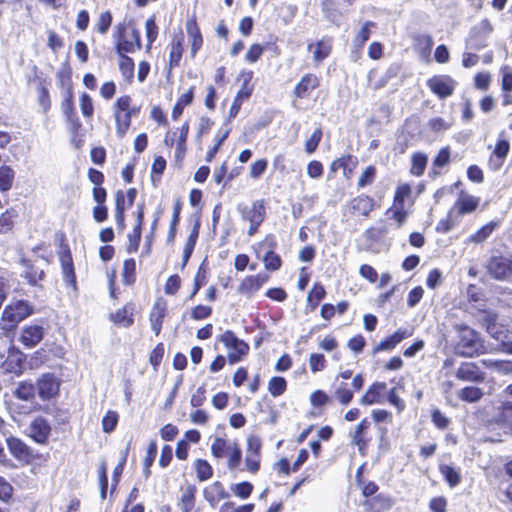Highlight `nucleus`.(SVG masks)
<instances>
[{
  "instance_id": "nucleus-1",
  "label": "nucleus",
  "mask_w": 512,
  "mask_h": 512,
  "mask_svg": "<svg viewBox=\"0 0 512 512\" xmlns=\"http://www.w3.org/2000/svg\"><path fill=\"white\" fill-rule=\"evenodd\" d=\"M34 313L33 305L23 299L12 300L6 305L0 317V330L4 334L14 331L18 324Z\"/></svg>"
},
{
  "instance_id": "nucleus-2",
  "label": "nucleus",
  "mask_w": 512,
  "mask_h": 512,
  "mask_svg": "<svg viewBox=\"0 0 512 512\" xmlns=\"http://www.w3.org/2000/svg\"><path fill=\"white\" fill-rule=\"evenodd\" d=\"M458 341L455 345L456 354L463 357H474L484 352V344L481 336L474 329L457 325Z\"/></svg>"
},
{
  "instance_id": "nucleus-3",
  "label": "nucleus",
  "mask_w": 512,
  "mask_h": 512,
  "mask_svg": "<svg viewBox=\"0 0 512 512\" xmlns=\"http://www.w3.org/2000/svg\"><path fill=\"white\" fill-rule=\"evenodd\" d=\"M132 99L128 95L119 97L113 105V116L116 124V133L118 137L122 138L129 130L131 125L132 115H135L138 110L131 106Z\"/></svg>"
},
{
  "instance_id": "nucleus-4",
  "label": "nucleus",
  "mask_w": 512,
  "mask_h": 512,
  "mask_svg": "<svg viewBox=\"0 0 512 512\" xmlns=\"http://www.w3.org/2000/svg\"><path fill=\"white\" fill-rule=\"evenodd\" d=\"M211 453L217 458H228L229 469H235L241 462L242 452L236 441L216 437L211 444Z\"/></svg>"
},
{
  "instance_id": "nucleus-5",
  "label": "nucleus",
  "mask_w": 512,
  "mask_h": 512,
  "mask_svg": "<svg viewBox=\"0 0 512 512\" xmlns=\"http://www.w3.org/2000/svg\"><path fill=\"white\" fill-rule=\"evenodd\" d=\"M116 51L118 54L134 53L141 49L140 34L135 28L126 31L124 24L116 26Z\"/></svg>"
},
{
  "instance_id": "nucleus-6",
  "label": "nucleus",
  "mask_w": 512,
  "mask_h": 512,
  "mask_svg": "<svg viewBox=\"0 0 512 512\" xmlns=\"http://www.w3.org/2000/svg\"><path fill=\"white\" fill-rule=\"evenodd\" d=\"M276 239L273 235H268L255 247L258 258H261L264 266L269 271H276L281 267V258L274 252Z\"/></svg>"
},
{
  "instance_id": "nucleus-7",
  "label": "nucleus",
  "mask_w": 512,
  "mask_h": 512,
  "mask_svg": "<svg viewBox=\"0 0 512 512\" xmlns=\"http://www.w3.org/2000/svg\"><path fill=\"white\" fill-rule=\"evenodd\" d=\"M220 341L229 350L228 361L231 364L239 362L249 351L248 344L237 338L231 331L224 332L220 337Z\"/></svg>"
},
{
  "instance_id": "nucleus-8",
  "label": "nucleus",
  "mask_w": 512,
  "mask_h": 512,
  "mask_svg": "<svg viewBox=\"0 0 512 512\" xmlns=\"http://www.w3.org/2000/svg\"><path fill=\"white\" fill-rule=\"evenodd\" d=\"M36 393L42 401L56 398L60 391V380L52 373L42 374L35 384Z\"/></svg>"
},
{
  "instance_id": "nucleus-9",
  "label": "nucleus",
  "mask_w": 512,
  "mask_h": 512,
  "mask_svg": "<svg viewBox=\"0 0 512 512\" xmlns=\"http://www.w3.org/2000/svg\"><path fill=\"white\" fill-rule=\"evenodd\" d=\"M488 273L497 280H508L512 276V256H493L487 264Z\"/></svg>"
},
{
  "instance_id": "nucleus-10",
  "label": "nucleus",
  "mask_w": 512,
  "mask_h": 512,
  "mask_svg": "<svg viewBox=\"0 0 512 512\" xmlns=\"http://www.w3.org/2000/svg\"><path fill=\"white\" fill-rule=\"evenodd\" d=\"M26 434L36 443L44 445L50 437L51 425L43 416H37L28 425Z\"/></svg>"
},
{
  "instance_id": "nucleus-11",
  "label": "nucleus",
  "mask_w": 512,
  "mask_h": 512,
  "mask_svg": "<svg viewBox=\"0 0 512 512\" xmlns=\"http://www.w3.org/2000/svg\"><path fill=\"white\" fill-rule=\"evenodd\" d=\"M36 394L35 385L27 381L19 382L13 391L15 398L30 403L29 406H21L24 413H30L40 409V406L35 402Z\"/></svg>"
},
{
  "instance_id": "nucleus-12",
  "label": "nucleus",
  "mask_w": 512,
  "mask_h": 512,
  "mask_svg": "<svg viewBox=\"0 0 512 512\" xmlns=\"http://www.w3.org/2000/svg\"><path fill=\"white\" fill-rule=\"evenodd\" d=\"M427 86L439 98L451 96L456 87V82L448 75H435L427 81Z\"/></svg>"
},
{
  "instance_id": "nucleus-13",
  "label": "nucleus",
  "mask_w": 512,
  "mask_h": 512,
  "mask_svg": "<svg viewBox=\"0 0 512 512\" xmlns=\"http://www.w3.org/2000/svg\"><path fill=\"white\" fill-rule=\"evenodd\" d=\"M457 379L466 382L481 383L485 380V374L474 362H463L456 370Z\"/></svg>"
},
{
  "instance_id": "nucleus-14",
  "label": "nucleus",
  "mask_w": 512,
  "mask_h": 512,
  "mask_svg": "<svg viewBox=\"0 0 512 512\" xmlns=\"http://www.w3.org/2000/svg\"><path fill=\"white\" fill-rule=\"evenodd\" d=\"M509 150V141L505 136V132H501L489 161V165L493 170H498L502 166Z\"/></svg>"
},
{
  "instance_id": "nucleus-15",
  "label": "nucleus",
  "mask_w": 512,
  "mask_h": 512,
  "mask_svg": "<svg viewBox=\"0 0 512 512\" xmlns=\"http://www.w3.org/2000/svg\"><path fill=\"white\" fill-rule=\"evenodd\" d=\"M386 387L385 382H374L361 396L359 403L364 406L383 403Z\"/></svg>"
},
{
  "instance_id": "nucleus-16",
  "label": "nucleus",
  "mask_w": 512,
  "mask_h": 512,
  "mask_svg": "<svg viewBox=\"0 0 512 512\" xmlns=\"http://www.w3.org/2000/svg\"><path fill=\"white\" fill-rule=\"evenodd\" d=\"M44 337V328L41 325H28L25 326L19 338V341L26 348H33L41 342Z\"/></svg>"
},
{
  "instance_id": "nucleus-17",
  "label": "nucleus",
  "mask_w": 512,
  "mask_h": 512,
  "mask_svg": "<svg viewBox=\"0 0 512 512\" xmlns=\"http://www.w3.org/2000/svg\"><path fill=\"white\" fill-rule=\"evenodd\" d=\"M10 453L20 462L28 463L31 458V449L19 438L9 437L6 440Z\"/></svg>"
},
{
  "instance_id": "nucleus-18",
  "label": "nucleus",
  "mask_w": 512,
  "mask_h": 512,
  "mask_svg": "<svg viewBox=\"0 0 512 512\" xmlns=\"http://www.w3.org/2000/svg\"><path fill=\"white\" fill-rule=\"evenodd\" d=\"M374 208V200L366 195H360L353 198L348 203V209L353 214H359L367 217Z\"/></svg>"
},
{
  "instance_id": "nucleus-19",
  "label": "nucleus",
  "mask_w": 512,
  "mask_h": 512,
  "mask_svg": "<svg viewBox=\"0 0 512 512\" xmlns=\"http://www.w3.org/2000/svg\"><path fill=\"white\" fill-rule=\"evenodd\" d=\"M166 312H167V306H166V302L163 301V300H157L150 312V323H151V328L152 330L154 331V333L156 334V336H158L161 332V329H162V324H163V320L166 316Z\"/></svg>"
},
{
  "instance_id": "nucleus-20",
  "label": "nucleus",
  "mask_w": 512,
  "mask_h": 512,
  "mask_svg": "<svg viewBox=\"0 0 512 512\" xmlns=\"http://www.w3.org/2000/svg\"><path fill=\"white\" fill-rule=\"evenodd\" d=\"M393 504V499L384 494H378L373 498L366 499L363 503L366 512H384L389 510Z\"/></svg>"
},
{
  "instance_id": "nucleus-21",
  "label": "nucleus",
  "mask_w": 512,
  "mask_h": 512,
  "mask_svg": "<svg viewBox=\"0 0 512 512\" xmlns=\"http://www.w3.org/2000/svg\"><path fill=\"white\" fill-rule=\"evenodd\" d=\"M319 86V79L314 74L304 75L294 88V94L298 98H305L310 92Z\"/></svg>"
},
{
  "instance_id": "nucleus-22",
  "label": "nucleus",
  "mask_w": 512,
  "mask_h": 512,
  "mask_svg": "<svg viewBox=\"0 0 512 512\" xmlns=\"http://www.w3.org/2000/svg\"><path fill=\"white\" fill-rule=\"evenodd\" d=\"M501 73V89L503 92L502 95V105L509 106L512 105V68L509 66H504L500 70Z\"/></svg>"
},
{
  "instance_id": "nucleus-23",
  "label": "nucleus",
  "mask_w": 512,
  "mask_h": 512,
  "mask_svg": "<svg viewBox=\"0 0 512 512\" xmlns=\"http://www.w3.org/2000/svg\"><path fill=\"white\" fill-rule=\"evenodd\" d=\"M412 333L408 332L406 329H398L395 333L383 339L378 343L374 348V353L379 351H389L396 347L403 339L411 336Z\"/></svg>"
},
{
  "instance_id": "nucleus-24",
  "label": "nucleus",
  "mask_w": 512,
  "mask_h": 512,
  "mask_svg": "<svg viewBox=\"0 0 512 512\" xmlns=\"http://www.w3.org/2000/svg\"><path fill=\"white\" fill-rule=\"evenodd\" d=\"M369 428L370 422L367 418H364L349 434L352 444L356 445L360 451H362L367 445L368 440L365 438V435Z\"/></svg>"
},
{
  "instance_id": "nucleus-25",
  "label": "nucleus",
  "mask_w": 512,
  "mask_h": 512,
  "mask_svg": "<svg viewBox=\"0 0 512 512\" xmlns=\"http://www.w3.org/2000/svg\"><path fill=\"white\" fill-rule=\"evenodd\" d=\"M243 218L250 223L261 224L265 217V207L262 201H255L250 207L241 209Z\"/></svg>"
},
{
  "instance_id": "nucleus-26",
  "label": "nucleus",
  "mask_w": 512,
  "mask_h": 512,
  "mask_svg": "<svg viewBox=\"0 0 512 512\" xmlns=\"http://www.w3.org/2000/svg\"><path fill=\"white\" fill-rule=\"evenodd\" d=\"M267 280L268 276L263 274L248 276L241 282L239 292L251 295L258 291Z\"/></svg>"
},
{
  "instance_id": "nucleus-27",
  "label": "nucleus",
  "mask_w": 512,
  "mask_h": 512,
  "mask_svg": "<svg viewBox=\"0 0 512 512\" xmlns=\"http://www.w3.org/2000/svg\"><path fill=\"white\" fill-rule=\"evenodd\" d=\"M134 305L129 303L123 308L110 315L111 321L122 327H129L133 324Z\"/></svg>"
},
{
  "instance_id": "nucleus-28",
  "label": "nucleus",
  "mask_w": 512,
  "mask_h": 512,
  "mask_svg": "<svg viewBox=\"0 0 512 512\" xmlns=\"http://www.w3.org/2000/svg\"><path fill=\"white\" fill-rule=\"evenodd\" d=\"M186 30L189 36L191 44V54L195 56L198 50L201 48L203 40L200 30L197 26L195 18L188 19L186 22Z\"/></svg>"
},
{
  "instance_id": "nucleus-29",
  "label": "nucleus",
  "mask_w": 512,
  "mask_h": 512,
  "mask_svg": "<svg viewBox=\"0 0 512 512\" xmlns=\"http://www.w3.org/2000/svg\"><path fill=\"white\" fill-rule=\"evenodd\" d=\"M481 363L484 367L500 375L512 374V361L503 359H482Z\"/></svg>"
},
{
  "instance_id": "nucleus-30",
  "label": "nucleus",
  "mask_w": 512,
  "mask_h": 512,
  "mask_svg": "<svg viewBox=\"0 0 512 512\" xmlns=\"http://www.w3.org/2000/svg\"><path fill=\"white\" fill-rule=\"evenodd\" d=\"M203 494H204V498L212 505H215L220 500L228 497V494L225 491L224 486L219 481H216V482L210 484L209 486H207L204 489Z\"/></svg>"
},
{
  "instance_id": "nucleus-31",
  "label": "nucleus",
  "mask_w": 512,
  "mask_h": 512,
  "mask_svg": "<svg viewBox=\"0 0 512 512\" xmlns=\"http://www.w3.org/2000/svg\"><path fill=\"white\" fill-rule=\"evenodd\" d=\"M196 487L194 485H187L181 490V497L178 506L182 512H191L195 506Z\"/></svg>"
},
{
  "instance_id": "nucleus-32",
  "label": "nucleus",
  "mask_w": 512,
  "mask_h": 512,
  "mask_svg": "<svg viewBox=\"0 0 512 512\" xmlns=\"http://www.w3.org/2000/svg\"><path fill=\"white\" fill-rule=\"evenodd\" d=\"M478 205L479 198L461 192L455 203V208L460 214H467L476 210Z\"/></svg>"
},
{
  "instance_id": "nucleus-33",
  "label": "nucleus",
  "mask_w": 512,
  "mask_h": 512,
  "mask_svg": "<svg viewBox=\"0 0 512 512\" xmlns=\"http://www.w3.org/2000/svg\"><path fill=\"white\" fill-rule=\"evenodd\" d=\"M433 38L427 34H416L413 36V45L416 51L423 58H427L433 46Z\"/></svg>"
},
{
  "instance_id": "nucleus-34",
  "label": "nucleus",
  "mask_w": 512,
  "mask_h": 512,
  "mask_svg": "<svg viewBox=\"0 0 512 512\" xmlns=\"http://www.w3.org/2000/svg\"><path fill=\"white\" fill-rule=\"evenodd\" d=\"M62 273L65 282L76 289V276L73 266V261L70 253L61 256Z\"/></svg>"
},
{
  "instance_id": "nucleus-35",
  "label": "nucleus",
  "mask_w": 512,
  "mask_h": 512,
  "mask_svg": "<svg viewBox=\"0 0 512 512\" xmlns=\"http://www.w3.org/2000/svg\"><path fill=\"white\" fill-rule=\"evenodd\" d=\"M375 26V23L372 21H367L363 24L361 29L357 32L353 39V46L356 49V55L354 56V60H357L359 51L362 49L365 42L369 39L371 34V28Z\"/></svg>"
},
{
  "instance_id": "nucleus-36",
  "label": "nucleus",
  "mask_w": 512,
  "mask_h": 512,
  "mask_svg": "<svg viewBox=\"0 0 512 512\" xmlns=\"http://www.w3.org/2000/svg\"><path fill=\"white\" fill-rule=\"evenodd\" d=\"M21 264L24 267L22 277L27 279L31 285H37L44 277V271L35 268L27 259H22Z\"/></svg>"
},
{
  "instance_id": "nucleus-37",
  "label": "nucleus",
  "mask_w": 512,
  "mask_h": 512,
  "mask_svg": "<svg viewBox=\"0 0 512 512\" xmlns=\"http://www.w3.org/2000/svg\"><path fill=\"white\" fill-rule=\"evenodd\" d=\"M331 47L330 40H320L315 44L309 45L308 49L312 52L314 61L320 63L328 57L331 52Z\"/></svg>"
},
{
  "instance_id": "nucleus-38",
  "label": "nucleus",
  "mask_w": 512,
  "mask_h": 512,
  "mask_svg": "<svg viewBox=\"0 0 512 512\" xmlns=\"http://www.w3.org/2000/svg\"><path fill=\"white\" fill-rule=\"evenodd\" d=\"M15 181V171L9 165L0 166V192L6 193L11 190Z\"/></svg>"
},
{
  "instance_id": "nucleus-39",
  "label": "nucleus",
  "mask_w": 512,
  "mask_h": 512,
  "mask_svg": "<svg viewBox=\"0 0 512 512\" xmlns=\"http://www.w3.org/2000/svg\"><path fill=\"white\" fill-rule=\"evenodd\" d=\"M183 42L184 36L180 33L178 36H175L171 43L170 48V65L177 66L182 58L183 53Z\"/></svg>"
},
{
  "instance_id": "nucleus-40",
  "label": "nucleus",
  "mask_w": 512,
  "mask_h": 512,
  "mask_svg": "<svg viewBox=\"0 0 512 512\" xmlns=\"http://www.w3.org/2000/svg\"><path fill=\"white\" fill-rule=\"evenodd\" d=\"M484 395V392L481 388L475 386H466L460 389L457 393V396L460 400L475 403L479 401Z\"/></svg>"
},
{
  "instance_id": "nucleus-41",
  "label": "nucleus",
  "mask_w": 512,
  "mask_h": 512,
  "mask_svg": "<svg viewBox=\"0 0 512 512\" xmlns=\"http://www.w3.org/2000/svg\"><path fill=\"white\" fill-rule=\"evenodd\" d=\"M194 469L200 482L210 479L213 475V469L211 465L203 459H197L194 462Z\"/></svg>"
},
{
  "instance_id": "nucleus-42",
  "label": "nucleus",
  "mask_w": 512,
  "mask_h": 512,
  "mask_svg": "<svg viewBox=\"0 0 512 512\" xmlns=\"http://www.w3.org/2000/svg\"><path fill=\"white\" fill-rule=\"evenodd\" d=\"M287 389V382L283 377H272L268 382V391L273 397H279Z\"/></svg>"
},
{
  "instance_id": "nucleus-43",
  "label": "nucleus",
  "mask_w": 512,
  "mask_h": 512,
  "mask_svg": "<svg viewBox=\"0 0 512 512\" xmlns=\"http://www.w3.org/2000/svg\"><path fill=\"white\" fill-rule=\"evenodd\" d=\"M119 69L122 74V76L128 80L131 81L134 75V62L133 60L126 56L125 54H119Z\"/></svg>"
},
{
  "instance_id": "nucleus-44",
  "label": "nucleus",
  "mask_w": 512,
  "mask_h": 512,
  "mask_svg": "<svg viewBox=\"0 0 512 512\" xmlns=\"http://www.w3.org/2000/svg\"><path fill=\"white\" fill-rule=\"evenodd\" d=\"M439 469L451 487H454L460 483L461 476L455 468L448 465H441Z\"/></svg>"
},
{
  "instance_id": "nucleus-45",
  "label": "nucleus",
  "mask_w": 512,
  "mask_h": 512,
  "mask_svg": "<svg viewBox=\"0 0 512 512\" xmlns=\"http://www.w3.org/2000/svg\"><path fill=\"white\" fill-rule=\"evenodd\" d=\"M428 158L425 154L417 153L412 157L411 173L420 176L424 173Z\"/></svg>"
},
{
  "instance_id": "nucleus-46",
  "label": "nucleus",
  "mask_w": 512,
  "mask_h": 512,
  "mask_svg": "<svg viewBox=\"0 0 512 512\" xmlns=\"http://www.w3.org/2000/svg\"><path fill=\"white\" fill-rule=\"evenodd\" d=\"M157 454V444L151 441L147 447L146 456L143 460L144 474L146 477L150 475V467L152 466Z\"/></svg>"
},
{
  "instance_id": "nucleus-47",
  "label": "nucleus",
  "mask_w": 512,
  "mask_h": 512,
  "mask_svg": "<svg viewBox=\"0 0 512 512\" xmlns=\"http://www.w3.org/2000/svg\"><path fill=\"white\" fill-rule=\"evenodd\" d=\"M495 226V223H488L484 225L475 234L470 236L469 241L473 243H481L485 241L492 234Z\"/></svg>"
},
{
  "instance_id": "nucleus-48",
  "label": "nucleus",
  "mask_w": 512,
  "mask_h": 512,
  "mask_svg": "<svg viewBox=\"0 0 512 512\" xmlns=\"http://www.w3.org/2000/svg\"><path fill=\"white\" fill-rule=\"evenodd\" d=\"M353 396V392L344 383L335 390V397L342 405H348L353 400Z\"/></svg>"
},
{
  "instance_id": "nucleus-49",
  "label": "nucleus",
  "mask_w": 512,
  "mask_h": 512,
  "mask_svg": "<svg viewBox=\"0 0 512 512\" xmlns=\"http://www.w3.org/2000/svg\"><path fill=\"white\" fill-rule=\"evenodd\" d=\"M309 366L313 373L323 371L326 368V359L323 354L312 353L309 356Z\"/></svg>"
},
{
  "instance_id": "nucleus-50",
  "label": "nucleus",
  "mask_w": 512,
  "mask_h": 512,
  "mask_svg": "<svg viewBox=\"0 0 512 512\" xmlns=\"http://www.w3.org/2000/svg\"><path fill=\"white\" fill-rule=\"evenodd\" d=\"M145 31L147 38V48L151 47V44L156 40L158 36V26L156 25L155 18L150 17L145 23Z\"/></svg>"
},
{
  "instance_id": "nucleus-51",
  "label": "nucleus",
  "mask_w": 512,
  "mask_h": 512,
  "mask_svg": "<svg viewBox=\"0 0 512 512\" xmlns=\"http://www.w3.org/2000/svg\"><path fill=\"white\" fill-rule=\"evenodd\" d=\"M118 423V414L115 411H108L102 419V429L105 433H111Z\"/></svg>"
},
{
  "instance_id": "nucleus-52",
  "label": "nucleus",
  "mask_w": 512,
  "mask_h": 512,
  "mask_svg": "<svg viewBox=\"0 0 512 512\" xmlns=\"http://www.w3.org/2000/svg\"><path fill=\"white\" fill-rule=\"evenodd\" d=\"M375 175H376V168L374 166L366 167L362 171V173L358 179V183H357L358 188H363L367 185L372 184L375 179Z\"/></svg>"
},
{
  "instance_id": "nucleus-53",
  "label": "nucleus",
  "mask_w": 512,
  "mask_h": 512,
  "mask_svg": "<svg viewBox=\"0 0 512 512\" xmlns=\"http://www.w3.org/2000/svg\"><path fill=\"white\" fill-rule=\"evenodd\" d=\"M428 126L434 132H443L452 126V121L442 117H436L429 120Z\"/></svg>"
},
{
  "instance_id": "nucleus-54",
  "label": "nucleus",
  "mask_w": 512,
  "mask_h": 512,
  "mask_svg": "<svg viewBox=\"0 0 512 512\" xmlns=\"http://www.w3.org/2000/svg\"><path fill=\"white\" fill-rule=\"evenodd\" d=\"M321 138H322V130H321V128H317L311 134L309 139L305 142V151L308 154L313 153L317 149V147L321 141Z\"/></svg>"
},
{
  "instance_id": "nucleus-55",
  "label": "nucleus",
  "mask_w": 512,
  "mask_h": 512,
  "mask_svg": "<svg viewBox=\"0 0 512 512\" xmlns=\"http://www.w3.org/2000/svg\"><path fill=\"white\" fill-rule=\"evenodd\" d=\"M411 195V187L408 184H401L397 187L394 196L395 205H404V202Z\"/></svg>"
},
{
  "instance_id": "nucleus-56",
  "label": "nucleus",
  "mask_w": 512,
  "mask_h": 512,
  "mask_svg": "<svg viewBox=\"0 0 512 512\" xmlns=\"http://www.w3.org/2000/svg\"><path fill=\"white\" fill-rule=\"evenodd\" d=\"M252 490L253 485L249 482L238 483L232 487L233 493L242 499L248 498L251 495Z\"/></svg>"
},
{
  "instance_id": "nucleus-57",
  "label": "nucleus",
  "mask_w": 512,
  "mask_h": 512,
  "mask_svg": "<svg viewBox=\"0 0 512 512\" xmlns=\"http://www.w3.org/2000/svg\"><path fill=\"white\" fill-rule=\"evenodd\" d=\"M197 234L198 232L196 230H194L188 237L187 241H186V244H185V247H184V250H183V266L186 265V263L188 262L192 252H193V249H194V246H195V243H196V239H197Z\"/></svg>"
},
{
  "instance_id": "nucleus-58",
  "label": "nucleus",
  "mask_w": 512,
  "mask_h": 512,
  "mask_svg": "<svg viewBox=\"0 0 512 512\" xmlns=\"http://www.w3.org/2000/svg\"><path fill=\"white\" fill-rule=\"evenodd\" d=\"M371 417L376 424H380V423L391 424L392 423V414L389 411L384 410V409L372 410Z\"/></svg>"
},
{
  "instance_id": "nucleus-59",
  "label": "nucleus",
  "mask_w": 512,
  "mask_h": 512,
  "mask_svg": "<svg viewBox=\"0 0 512 512\" xmlns=\"http://www.w3.org/2000/svg\"><path fill=\"white\" fill-rule=\"evenodd\" d=\"M330 397L322 390H316L310 395V403L314 407H321L329 403Z\"/></svg>"
},
{
  "instance_id": "nucleus-60",
  "label": "nucleus",
  "mask_w": 512,
  "mask_h": 512,
  "mask_svg": "<svg viewBox=\"0 0 512 512\" xmlns=\"http://www.w3.org/2000/svg\"><path fill=\"white\" fill-rule=\"evenodd\" d=\"M112 23V15L109 11L103 12L99 15L97 20V31L101 34H105Z\"/></svg>"
},
{
  "instance_id": "nucleus-61",
  "label": "nucleus",
  "mask_w": 512,
  "mask_h": 512,
  "mask_svg": "<svg viewBox=\"0 0 512 512\" xmlns=\"http://www.w3.org/2000/svg\"><path fill=\"white\" fill-rule=\"evenodd\" d=\"M80 109L83 116L90 118L93 115L94 107L91 97L83 93L80 98Z\"/></svg>"
},
{
  "instance_id": "nucleus-62",
  "label": "nucleus",
  "mask_w": 512,
  "mask_h": 512,
  "mask_svg": "<svg viewBox=\"0 0 512 512\" xmlns=\"http://www.w3.org/2000/svg\"><path fill=\"white\" fill-rule=\"evenodd\" d=\"M325 295L326 291L324 287L320 284H315L308 294V301H315V303L313 304V308H315L318 305V303L325 297Z\"/></svg>"
},
{
  "instance_id": "nucleus-63",
  "label": "nucleus",
  "mask_w": 512,
  "mask_h": 512,
  "mask_svg": "<svg viewBox=\"0 0 512 512\" xmlns=\"http://www.w3.org/2000/svg\"><path fill=\"white\" fill-rule=\"evenodd\" d=\"M212 313V308L206 305H198L191 310V318L194 320H203Z\"/></svg>"
},
{
  "instance_id": "nucleus-64",
  "label": "nucleus",
  "mask_w": 512,
  "mask_h": 512,
  "mask_svg": "<svg viewBox=\"0 0 512 512\" xmlns=\"http://www.w3.org/2000/svg\"><path fill=\"white\" fill-rule=\"evenodd\" d=\"M231 509V512H252L254 510V504H246L239 507H235L233 502H225L221 508V512H228Z\"/></svg>"
}]
</instances>
